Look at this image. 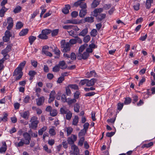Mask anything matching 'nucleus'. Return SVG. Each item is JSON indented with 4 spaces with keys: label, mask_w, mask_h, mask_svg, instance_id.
Listing matches in <instances>:
<instances>
[{
    "label": "nucleus",
    "mask_w": 155,
    "mask_h": 155,
    "mask_svg": "<svg viewBox=\"0 0 155 155\" xmlns=\"http://www.w3.org/2000/svg\"><path fill=\"white\" fill-rule=\"evenodd\" d=\"M97 79L95 78H92L90 80L87 79V86H93L97 82Z\"/></svg>",
    "instance_id": "obj_7"
},
{
    "label": "nucleus",
    "mask_w": 155,
    "mask_h": 155,
    "mask_svg": "<svg viewBox=\"0 0 155 155\" xmlns=\"http://www.w3.org/2000/svg\"><path fill=\"white\" fill-rule=\"evenodd\" d=\"M86 75L87 78H89L92 76L95 77L96 73L94 71H91L90 72L87 73Z\"/></svg>",
    "instance_id": "obj_23"
},
{
    "label": "nucleus",
    "mask_w": 155,
    "mask_h": 155,
    "mask_svg": "<svg viewBox=\"0 0 155 155\" xmlns=\"http://www.w3.org/2000/svg\"><path fill=\"white\" fill-rule=\"evenodd\" d=\"M80 106L78 103H76L74 106V110L75 112L78 113L79 112Z\"/></svg>",
    "instance_id": "obj_32"
},
{
    "label": "nucleus",
    "mask_w": 155,
    "mask_h": 155,
    "mask_svg": "<svg viewBox=\"0 0 155 155\" xmlns=\"http://www.w3.org/2000/svg\"><path fill=\"white\" fill-rule=\"evenodd\" d=\"M30 125V127L32 129H36L38 126V124L39 123V121H36L35 122H31Z\"/></svg>",
    "instance_id": "obj_17"
},
{
    "label": "nucleus",
    "mask_w": 155,
    "mask_h": 155,
    "mask_svg": "<svg viewBox=\"0 0 155 155\" xmlns=\"http://www.w3.org/2000/svg\"><path fill=\"white\" fill-rule=\"evenodd\" d=\"M21 9V8L19 6H17L14 9L13 12L15 13H18L20 12Z\"/></svg>",
    "instance_id": "obj_43"
},
{
    "label": "nucleus",
    "mask_w": 155,
    "mask_h": 155,
    "mask_svg": "<svg viewBox=\"0 0 155 155\" xmlns=\"http://www.w3.org/2000/svg\"><path fill=\"white\" fill-rule=\"evenodd\" d=\"M84 137H80V139L78 143V145L81 147L83 146L84 141Z\"/></svg>",
    "instance_id": "obj_38"
},
{
    "label": "nucleus",
    "mask_w": 155,
    "mask_h": 155,
    "mask_svg": "<svg viewBox=\"0 0 155 155\" xmlns=\"http://www.w3.org/2000/svg\"><path fill=\"white\" fill-rule=\"evenodd\" d=\"M153 2V0H147L146 3V7L147 9H149L151 5V4Z\"/></svg>",
    "instance_id": "obj_24"
},
{
    "label": "nucleus",
    "mask_w": 155,
    "mask_h": 155,
    "mask_svg": "<svg viewBox=\"0 0 155 155\" xmlns=\"http://www.w3.org/2000/svg\"><path fill=\"white\" fill-rule=\"evenodd\" d=\"M43 149L45 150L48 153H50L51 152V151L50 149H48L47 145H45L43 147Z\"/></svg>",
    "instance_id": "obj_55"
},
{
    "label": "nucleus",
    "mask_w": 155,
    "mask_h": 155,
    "mask_svg": "<svg viewBox=\"0 0 155 155\" xmlns=\"http://www.w3.org/2000/svg\"><path fill=\"white\" fill-rule=\"evenodd\" d=\"M68 86L70 88L75 90L78 89L79 88L78 86L76 84H69Z\"/></svg>",
    "instance_id": "obj_51"
},
{
    "label": "nucleus",
    "mask_w": 155,
    "mask_h": 155,
    "mask_svg": "<svg viewBox=\"0 0 155 155\" xmlns=\"http://www.w3.org/2000/svg\"><path fill=\"white\" fill-rule=\"evenodd\" d=\"M131 99L130 97L126 98L124 103L125 104H130L131 102Z\"/></svg>",
    "instance_id": "obj_54"
},
{
    "label": "nucleus",
    "mask_w": 155,
    "mask_h": 155,
    "mask_svg": "<svg viewBox=\"0 0 155 155\" xmlns=\"http://www.w3.org/2000/svg\"><path fill=\"white\" fill-rule=\"evenodd\" d=\"M23 26V25L21 22H18L16 23V28L17 29H20Z\"/></svg>",
    "instance_id": "obj_46"
},
{
    "label": "nucleus",
    "mask_w": 155,
    "mask_h": 155,
    "mask_svg": "<svg viewBox=\"0 0 155 155\" xmlns=\"http://www.w3.org/2000/svg\"><path fill=\"white\" fill-rule=\"evenodd\" d=\"M89 56V53L85 51L82 54L81 53H78L77 54V58L79 60H81L82 59L86 60L88 58Z\"/></svg>",
    "instance_id": "obj_2"
},
{
    "label": "nucleus",
    "mask_w": 155,
    "mask_h": 155,
    "mask_svg": "<svg viewBox=\"0 0 155 155\" xmlns=\"http://www.w3.org/2000/svg\"><path fill=\"white\" fill-rule=\"evenodd\" d=\"M53 51L54 52L55 54L58 56L57 58H59L61 54V52L57 47L55 46L54 47Z\"/></svg>",
    "instance_id": "obj_26"
},
{
    "label": "nucleus",
    "mask_w": 155,
    "mask_h": 155,
    "mask_svg": "<svg viewBox=\"0 0 155 155\" xmlns=\"http://www.w3.org/2000/svg\"><path fill=\"white\" fill-rule=\"evenodd\" d=\"M42 54H44L47 56L49 57H51L52 56V54L50 52L47 51H43L42 52Z\"/></svg>",
    "instance_id": "obj_49"
},
{
    "label": "nucleus",
    "mask_w": 155,
    "mask_h": 155,
    "mask_svg": "<svg viewBox=\"0 0 155 155\" xmlns=\"http://www.w3.org/2000/svg\"><path fill=\"white\" fill-rule=\"evenodd\" d=\"M61 100L63 102H67V99L66 98V97L65 94H62L61 96Z\"/></svg>",
    "instance_id": "obj_57"
},
{
    "label": "nucleus",
    "mask_w": 155,
    "mask_h": 155,
    "mask_svg": "<svg viewBox=\"0 0 155 155\" xmlns=\"http://www.w3.org/2000/svg\"><path fill=\"white\" fill-rule=\"evenodd\" d=\"M58 65L60 68L62 69H65L67 68L66 65L64 61H60L59 62Z\"/></svg>",
    "instance_id": "obj_14"
},
{
    "label": "nucleus",
    "mask_w": 155,
    "mask_h": 155,
    "mask_svg": "<svg viewBox=\"0 0 155 155\" xmlns=\"http://www.w3.org/2000/svg\"><path fill=\"white\" fill-rule=\"evenodd\" d=\"M15 144L17 147H20L22 146L24 144H25V143L24 139H20V141L19 142L15 143Z\"/></svg>",
    "instance_id": "obj_19"
},
{
    "label": "nucleus",
    "mask_w": 155,
    "mask_h": 155,
    "mask_svg": "<svg viewBox=\"0 0 155 155\" xmlns=\"http://www.w3.org/2000/svg\"><path fill=\"white\" fill-rule=\"evenodd\" d=\"M8 10V9L5 8V6L2 7L0 10V16L2 17H3L4 14Z\"/></svg>",
    "instance_id": "obj_21"
},
{
    "label": "nucleus",
    "mask_w": 155,
    "mask_h": 155,
    "mask_svg": "<svg viewBox=\"0 0 155 155\" xmlns=\"http://www.w3.org/2000/svg\"><path fill=\"white\" fill-rule=\"evenodd\" d=\"M60 68L58 65L55 66L52 68V71L54 72H57L59 71Z\"/></svg>",
    "instance_id": "obj_48"
},
{
    "label": "nucleus",
    "mask_w": 155,
    "mask_h": 155,
    "mask_svg": "<svg viewBox=\"0 0 155 155\" xmlns=\"http://www.w3.org/2000/svg\"><path fill=\"white\" fill-rule=\"evenodd\" d=\"M91 35L93 37H95L97 34V31L96 29H93L91 32Z\"/></svg>",
    "instance_id": "obj_42"
},
{
    "label": "nucleus",
    "mask_w": 155,
    "mask_h": 155,
    "mask_svg": "<svg viewBox=\"0 0 155 155\" xmlns=\"http://www.w3.org/2000/svg\"><path fill=\"white\" fill-rule=\"evenodd\" d=\"M87 46V45L86 44H85L82 45H81L79 48L78 51V53H81L84 50L85 48Z\"/></svg>",
    "instance_id": "obj_29"
},
{
    "label": "nucleus",
    "mask_w": 155,
    "mask_h": 155,
    "mask_svg": "<svg viewBox=\"0 0 155 155\" xmlns=\"http://www.w3.org/2000/svg\"><path fill=\"white\" fill-rule=\"evenodd\" d=\"M74 6L77 7L80 6V7L82 9H86L87 7V4L86 3L84 2H81L80 1H77L75 2L74 4Z\"/></svg>",
    "instance_id": "obj_3"
},
{
    "label": "nucleus",
    "mask_w": 155,
    "mask_h": 155,
    "mask_svg": "<svg viewBox=\"0 0 155 155\" xmlns=\"http://www.w3.org/2000/svg\"><path fill=\"white\" fill-rule=\"evenodd\" d=\"M78 13L77 11H73L71 13V16L72 18H75L78 16Z\"/></svg>",
    "instance_id": "obj_52"
},
{
    "label": "nucleus",
    "mask_w": 155,
    "mask_h": 155,
    "mask_svg": "<svg viewBox=\"0 0 155 155\" xmlns=\"http://www.w3.org/2000/svg\"><path fill=\"white\" fill-rule=\"evenodd\" d=\"M23 136L24 138V140L25 141V144H29L31 139L30 135L28 133L25 132L23 134Z\"/></svg>",
    "instance_id": "obj_5"
},
{
    "label": "nucleus",
    "mask_w": 155,
    "mask_h": 155,
    "mask_svg": "<svg viewBox=\"0 0 155 155\" xmlns=\"http://www.w3.org/2000/svg\"><path fill=\"white\" fill-rule=\"evenodd\" d=\"M51 32V30L49 29H45L41 31V33H44L46 35H47L50 34Z\"/></svg>",
    "instance_id": "obj_41"
},
{
    "label": "nucleus",
    "mask_w": 155,
    "mask_h": 155,
    "mask_svg": "<svg viewBox=\"0 0 155 155\" xmlns=\"http://www.w3.org/2000/svg\"><path fill=\"white\" fill-rule=\"evenodd\" d=\"M140 6L139 3H137L133 6V8L135 10L137 11L139 9Z\"/></svg>",
    "instance_id": "obj_60"
},
{
    "label": "nucleus",
    "mask_w": 155,
    "mask_h": 155,
    "mask_svg": "<svg viewBox=\"0 0 155 155\" xmlns=\"http://www.w3.org/2000/svg\"><path fill=\"white\" fill-rule=\"evenodd\" d=\"M76 56L74 52H72L71 54V59L72 60H75L76 59Z\"/></svg>",
    "instance_id": "obj_59"
},
{
    "label": "nucleus",
    "mask_w": 155,
    "mask_h": 155,
    "mask_svg": "<svg viewBox=\"0 0 155 155\" xmlns=\"http://www.w3.org/2000/svg\"><path fill=\"white\" fill-rule=\"evenodd\" d=\"M153 144V142H151L148 143L143 144L142 145V147L143 148H144V147L149 148L151 146H152Z\"/></svg>",
    "instance_id": "obj_37"
},
{
    "label": "nucleus",
    "mask_w": 155,
    "mask_h": 155,
    "mask_svg": "<svg viewBox=\"0 0 155 155\" xmlns=\"http://www.w3.org/2000/svg\"><path fill=\"white\" fill-rule=\"evenodd\" d=\"M80 93L79 91H77L74 94V99H78L79 97Z\"/></svg>",
    "instance_id": "obj_56"
},
{
    "label": "nucleus",
    "mask_w": 155,
    "mask_h": 155,
    "mask_svg": "<svg viewBox=\"0 0 155 155\" xmlns=\"http://www.w3.org/2000/svg\"><path fill=\"white\" fill-rule=\"evenodd\" d=\"M22 70L21 69V68L18 67L13 72V76H17L18 74H23L22 71Z\"/></svg>",
    "instance_id": "obj_9"
},
{
    "label": "nucleus",
    "mask_w": 155,
    "mask_h": 155,
    "mask_svg": "<svg viewBox=\"0 0 155 155\" xmlns=\"http://www.w3.org/2000/svg\"><path fill=\"white\" fill-rule=\"evenodd\" d=\"M69 88L68 86L65 87L66 94L68 96H70L71 94V91Z\"/></svg>",
    "instance_id": "obj_47"
},
{
    "label": "nucleus",
    "mask_w": 155,
    "mask_h": 155,
    "mask_svg": "<svg viewBox=\"0 0 155 155\" xmlns=\"http://www.w3.org/2000/svg\"><path fill=\"white\" fill-rule=\"evenodd\" d=\"M87 79H84L81 80L79 82L80 85H83L85 84L87 85Z\"/></svg>",
    "instance_id": "obj_58"
},
{
    "label": "nucleus",
    "mask_w": 155,
    "mask_h": 155,
    "mask_svg": "<svg viewBox=\"0 0 155 155\" xmlns=\"http://www.w3.org/2000/svg\"><path fill=\"white\" fill-rule=\"evenodd\" d=\"M21 117L23 118L27 119L30 115V112L28 110L25 111L23 113H20Z\"/></svg>",
    "instance_id": "obj_8"
},
{
    "label": "nucleus",
    "mask_w": 155,
    "mask_h": 155,
    "mask_svg": "<svg viewBox=\"0 0 155 155\" xmlns=\"http://www.w3.org/2000/svg\"><path fill=\"white\" fill-rule=\"evenodd\" d=\"M71 149L73 150V154L74 155H77L79 153V149L78 147L75 144L71 146Z\"/></svg>",
    "instance_id": "obj_6"
},
{
    "label": "nucleus",
    "mask_w": 155,
    "mask_h": 155,
    "mask_svg": "<svg viewBox=\"0 0 155 155\" xmlns=\"http://www.w3.org/2000/svg\"><path fill=\"white\" fill-rule=\"evenodd\" d=\"M36 39V37L34 36H30L29 37V42L31 45L32 44Z\"/></svg>",
    "instance_id": "obj_40"
},
{
    "label": "nucleus",
    "mask_w": 155,
    "mask_h": 155,
    "mask_svg": "<svg viewBox=\"0 0 155 155\" xmlns=\"http://www.w3.org/2000/svg\"><path fill=\"white\" fill-rule=\"evenodd\" d=\"M39 38L41 39H47L48 38V36L46 35L44 33H42L40 34L38 36Z\"/></svg>",
    "instance_id": "obj_34"
},
{
    "label": "nucleus",
    "mask_w": 155,
    "mask_h": 155,
    "mask_svg": "<svg viewBox=\"0 0 155 155\" xmlns=\"http://www.w3.org/2000/svg\"><path fill=\"white\" fill-rule=\"evenodd\" d=\"M81 23V21L77 19H71V24H78Z\"/></svg>",
    "instance_id": "obj_39"
},
{
    "label": "nucleus",
    "mask_w": 155,
    "mask_h": 155,
    "mask_svg": "<svg viewBox=\"0 0 155 155\" xmlns=\"http://www.w3.org/2000/svg\"><path fill=\"white\" fill-rule=\"evenodd\" d=\"M77 101L75 99H71L70 98H68L67 99V102L68 103L69 105H71L72 104L75 103Z\"/></svg>",
    "instance_id": "obj_25"
},
{
    "label": "nucleus",
    "mask_w": 155,
    "mask_h": 155,
    "mask_svg": "<svg viewBox=\"0 0 155 155\" xmlns=\"http://www.w3.org/2000/svg\"><path fill=\"white\" fill-rule=\"evenodd\" d=\"M70 9V6L69 5H66L65 7L62 9V12L64 14H67L69 12V9Z\"/></svg>",
    "instance_id": "obj_13"
},
{
    "label": "nucleus",
    "mask_w": 155,
    "mask_h": 155,
    "mask_svg": "<svg viewBox=\"0 0 155 155\" xmlns=\"http://www.w3.org/2000/svg\"><path fill=\"white\" fill-rule=\"evenodd\" d=\"M87 10L86 9H82L80 11L79 16L81 17H83L87 14Z\"/></svg>",
    "instance_id": "obj_15"
},
{
    "label": "nucleus",
    "mask_w": 155,
    "mask_h": 155,
    "mask_svg": "<svg viewBox=\"0 0 155 155\" xmlns=\"http://www.w3.org/2000/svg\"><path fill=\"white\" fill-rule=\"evenodd\" d=\"M64 78L63 77L61 76L59 78L57 81V82L58 83H61L62 81L64 80Z\"/></svg>",
    "instance_id": "obj_64"
},
{
    "label": "nucleus",
    "mask_w": 155,
    "mask_h": 155,
    "mask_svg": "<svg viewBox=\"0 0 155 155\" xmlns=\"http://www.w3.org/2000/svg\"><path fill=\"white\" fill-rule=\"evenodd\" d=\"M7 58L6 55L4 56V57L1 59L0 60V69H3L4 66L3 64L4 63V61Z\"/></svg>",
    "instance_id": "obj_22"
},
{
    "label": "nucleus",
    "mask_w": 155,
    "mask_h": 155,
    "mask_svg": "<svg viewBox=\"0 0 155 155\" xmlns=\"http://www.w3.org/2000/svg\"><path fill=\"white\" fill-rule=\"evenodd\" d=\"M55 128L54 127H52L49 129V133L51 136H54L56 135V133L55 131Z\"/></svg>",
    "instance_id": "obj_16"
},
{
    "label": "nucleus",
    "mask_w": 155,
    "mask_h": 155,
    "mask_svg": "<svg viewBox=\"0 0 155 155\" xmlns=\"http://www.w3.org/2000/svg\"><path fill=\"white\" fill-rule=\"evenodd\" d=\"M28 29H25L22 30L19 33L20 36H23L26 35L28 33Z\"/></svg>",
    "instance_id": "obj_27"
},
{
    "label": "nucleus",
    "mask_w": 155,
    "mask_h": 155,
    "mask_svg": "<svg viewBox=\"0 0 155 155\" xmlns=\"http://www.w3.org/2000/svg\"><path fill=\"white\" fill-rule=\"evenodd\" d=\"M74 38H75L76 43H78L80 44L82 43V40L80 38L78 37L77 35Z\"/></svg>",
    "instance_id": "obj_61"
},
{
    "label": "nucleus",
    "mask_w": 155,
    "mask_h": 155,
    "mask_svg": "<svg viewBox=\"0 0 155 155\" xmlns=\"http://www.w3.org/2000/svg\"><path fill=\"white\" fill-rule=\"evenodd\" d=\"M61 47L63 48L62 51L64 52H69L71 49V45L69 43L66 42L64 40H62L61 42Z\"/></svg>",
    "instance_id": "obj_1"
},
{
    "label": "nucleus",
    "mask_w": 155,
    "mask_h": 155,
    "mask_svg": "<svg viewBox=\"0 0 155 155\" xmlns=\"http://www.w3.org/2000/svg\"><path fill=\"white\" fill-rule=\"evenodd\" d=\"M77 139V137L74 134H71L70 137L68 138L67 141L68 144L70 145L74 144V142Z\"/></svg>",
    "instance_id": "obj_4"
},
{
    "label": "nucleus",
    "mask_w": 155,
    "mask_h": 155,
    "mask_svg": "<svg viewBox=\"0 0 155 155\" xmlns=\"http://www.w3.org/2000/svg\"><path fill=\"white\" fill-rule=\"evenodd\" d=\"M91 37L89 35H86L83 39V41L85 43H87L90 40Z\"/></svg>",
    "instance_id": "obj_44"
},
{
    "label": "nucleus",
    "mask_w": 155,
    "mask_h": 155,
    "mask_svg": "<svg viewBox=\"0 0 155 155\" xmlns=\"http://www.w3.org/2000/svg\"><path fill=\"white\" fill-rule=\"evenodd\" d=\"M44 100L45 99L43 97H39L36 100L37 104L38 106L42 105L44 102Z\"/></svg>",
    "instance_id": "obj_10"
},
{
    "label": "nucleus",
    "mask_w": 155,
    "mask_h": 155,
    "mask_svg": "<svg viewBox=\"0 0 155 155\" xmlns=\"http://www.w3.org/2000/svg\"><path fill=\"white\" fill-rule=\"evenodd\" d=\"M95 94L94 92L92 91L91 92L87 93L85 94L86 97H91L94 95Z\"/></svg>",
    "instance_id": "obj_63"
},
{
    "label": "nucleus",
    "mask_w": 155,
    "mask_h": 155,
    "mask_svg": "<svg viewBox=\"0 0 155 155\" xmlns=\"http://www.w3.org/2000/svg\"><path fill=\"white\" fill-rule=\"evenodd\" d=\"M84 20L85 22L92 23L94 21V18L91 16L87 17L85 18Z\"/></svg>",
    "instance_id": "obj_28"
},
{
    "label": "nucleus",
    "mask_w": 155,
    "mask_h": 155,
    "mask_svg": "<svg viewBox=\"0 0 155 155\" xmlns=\"http://www.w3.org/2000/svg\"><path fill=\"white\" fill-rule=\"evenodd\" d=\"M50 115L53 117L56 116L57 114V111L56 110H52L50 111Z\"/></svg>",
    "instance_id": "obj_53"
},
{
    "label": "nucleus",
    "mask_w": 155,
    "mask_h": 155,
    "mask_svg": "<svg viewBox=\"0 0 155 155\" xmlns=\"http://www.w3.org/2000/svg\"><path fill=\"white\" fill-rule=\"evenodd\" d=\"M37 73L34 71L31 70L29 71L28 72V74L30 76L34 77V76L36 75Z\"/></svg>",
    "instance_id": "obj_50"
},
{
    "label": "nucleus",
    "mask_w": 155,
    "mask_h": 155,
    "mask_svg": "<svg viewBox=\"0 0 155 155\" xmlns=\"http://www.w3.org/2000/svg\"><path fill=\"white\" fill-rule=\"evenodd\" d=\"M72 116V113L69 110L66 114V118L67 120H70L71 119Z\"/></svg>",
    "instance_id": "obj_30"
},
{
    "label": "nucleus",
    "mask_w": 155,
    "mask_h": 155,
    "mask_svg": "<svg viewBox=\"0 0 155 155\" xmlns=\"http://www.w3.org/2000/svg\"><path fill=\"white\" fill-rule=\"evenodd\" d=\"M69 110L67 109L66 107L64 106L60 108V111L61 114L64 115L66 114Z\"/></svg>",
    "instance_id": "obj_11"
},
{
    "label": "nucleus",
    "mask_w": 155,
    "mask_h": 155,
    "mask_svg": "<svg viewBox=\"0 0 155 155\" xmlns=\"http://www.w3.org/2000/svg\"><path fill=\"white\" fill-rule=\"evenodd\" d=\"M88 32V29L87 28H86L82 30V31L79 33L78 35L80 36H84L87 34Z\"/></svg>",
    "instance_id": "obj_18"
},
{
    "label": "nucleus",
    "mask_w": 155,
    "mask_h": 155,
    "mask_svg": "<svg viewBox=\"0 0 155 155\" xmlns=\"http://www.w3.org/2000/svg\"><path fill=\"white\" fill-rule=\"evenodd\" d=\"M79 121V117L77 115L74 116L73 119L72 124L74 126H77Z\"/></svg>",
    "instance_id": "obj_20"
},
{
    "label": "nucleus",
    "mask_w": 155,
    "mask_h": 155,
    "mask_svg": "<svg viewBox=\"0 0 155 155\" xmlns=\"http://www.w3.org/2000/svg\"><path fill=\"white\" fill-rule=\"evenodd\" d=\"M47 129V127L44 126L38 130V133L39 135H41L43 133L45 132Z\"/></svg>",
    "instance_id": "obj_31"
},
{
    "label": "nucleus",
    "mask_w": 155,
    "mask_h": 155,
    "mask_svg": "<svg viewBox=\"0 0 155 155\" xmlns=\"http://www.w3.org/2000/svg\"><path fill=\"white\" fill-rule=\"evenodd\" d=\"M99 4V2L98 1L94 0L91 4V7L92 8H94L97 7Z\"/></svg>",
    "instance_id": "obj_36"
},
{
    "label": "nucleus",
    "mask_w": 155,
    "mask_h": 155,
    "mask_svg": "<svg viewBox=\"0 0 155 155\" xmlns=\"http://www.w3.org/2000/svg\"><path fill=\"white\" fill-rule=\"evenodd\" d=\"M59 31V29H55L51 31V35L52 37H54L57 35Z\"/></svg>",
    "instance_id": "obj_33"
},
{
    "label": "nucleus",
    "mask_w": 155,
    "mask_h": 155,
    "mask_svg": "<svg viewBox=\"0 0 155 155\" xmlns=\"http://www.w3.org/2000/svg\"><path fill=\"white\" fill-rule=\"evenodd\" d=\"M106 16V15L105 14H101L98 17V19L100 21H102L103 19Z\"/></svg>",
    "instance_id": "obj_62"
},
{
    "label": "nucleus",
    "mask_w": 155,
    "mask_h": 155,
    "mask_svg": "<svg viewBox=\"0 0 155 155\" xmlns=\"http://www.w3.org/2000/svg\"><path fill=\"white\" fill-rule=\"evenodd\" d=\"M103 9L102 8L95 9L93 11V15L95 17H97L98 13H100L103 11Z\"/></svg>",
    "instance_id": "obj_12"
},
{
    "label": "nucleus",
    "mask_w": 155,
    "mask_h": 155,
    "mask_svg": "<svg viewBox=\"0 0 155 155\" xmlns=\"http://www.w3.org/2000/svg\"><path fill=\"white\" fill-rule=\"evenodd\" d=\"M73 131V129L71 127H69L66 129V132L68 136L69 135L72 133Z\"/></svg>",
    "instance_id": "obj_45"
},
{
    "label": "nucleus",
    "mask_w": 155,
    "mask_h": 155,
    "mask_svg": "<svg viewBox=\"0 0 155 155\" xmlns=\"http://www.w3.org/2000/svg\"><path fill=\"white\" fill-rule=\"evenodd\" d=\"M87 131L83 129L81 130L79 132L78 134L79 137H84Z\"/></svg>",
    "instance_id": "obj_35"
}]
</instances>
